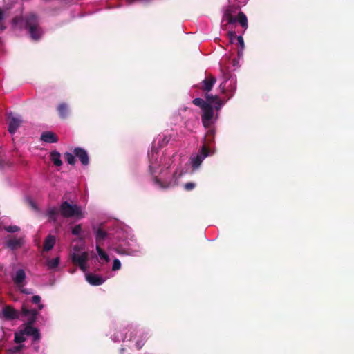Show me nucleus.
I'll return each mask as SVG.
<instances>
[{
  "label": "nucleus",
  "mask_w": 354,
  "mask_h": 354,
  "mask_svg": "<svg viewBox=\"0 0 354 354\" xmlns=\"http://www.w3.org/2000/svg\"><path fill=\"white\" fill-rule=\"evenodd\" d=\"M222 21H226L227 25L239 22L243 28H247L248 26L246 15L242 11H239V7L235 5H228L223 10Z\"/></svg>",
  "instance_id": "obj_1"
},
{
  "label": "nucleus",
  "mask_w": 354,
  "mask_h": 354,
  "mask_svg": "<svg viewBox=\"0 0 354 354\" xmlns=\"http://www.w3.org/2000/svg\"><path fill=\"white\" fill-rule=\"evenodd\" d=\"M25 28L34 41H38L42 37V29L39 26L37 16L33 13L25 17Z\"/></svg>",
  "instance_id": "obj_2"
},
{
  "label": "nucleus",
  "mask_w": 354,
  "mask_h": 354,
  "mask_svg": "<svg viewBox=\"0 0 354 354\" xmlns=\"http://www.w3.org/2000/svg\"><path fill=\"white\" fill-rule=\"evenodd\" d=\"M59 214L64 218H78L84 217L82 207L76 204H70L67 201H62L59 205Z\"/></svg>",
  "instance_id": "obj_3"
},
{
  "label": "nucleus",
  "mask_w": 354,
  "mask_h": 354,
  "mask_svg": "<svg viewBox=\"0 0 354 354\" xmlns=\"http://www.w3.org/2000/svg\"><path fill=\"white\" fill-rule=\"evenodd\" d=\"M39 312L37 309H30L28 304H23L21 308V315L28 317V322L25 326H33L37 320Z\"/></svg>",
  "instance_id": "obj_4"
},
{
  "label": "nucleus",
  "mask_w": 354,
  "mask_h": 354,
  "mask_svg": "<svg viewBox=\"0 0 354 354\" xmlns=\"http://www.w3.org/2000/svg\"><path fill=\"white\" fill-rule=\"evenodd\" d=\"M71 257L72 262L78 265L82 271L85 272L87 270L86 262L88 259V254L86 252H84L81 254L73 253Z\"/></svg>",
  "instance_id": "obj_5"
},
{
  "label": "nucleus",
  "mask_w": 354,
  "mask_h": 354,
  "mask_svg": "<svg viewBox=\"0 0 354 354\" xmlns=\"http://www.w3.org/2000/svg\"><path fill=\"white\" fill-rule=\"evenodd\" d=\"M1 313L3 318L7 320L18 319L21 314L17 310L9 305L5 306L2 308Z\"/></svg>",
  "instance_id": "obj_6"
},
{
  "label": "nucleus",
  "mask_w": 354,
  "mask_h": 354,
  "mask_svg": "<svg viewBox=\"0 0 354 354\" xmlns=\"http://www.w3.org/2000/svg\"><path fill=\"white\" fill-rule=\"evenodd\" d=\"M203 113L201 116L203 125L205 128L210 127L214 116V109L211 104H208L203 109Z\"/></svg>",
  "instance_id": "obj_7"
},
{
  "label": "nucleus",
  "mask_w": 354,
  "mask_h": 354,
  "mask_svg": "<svg viewBox=\"0 0 354 354\" xmlns=\"http://www.w3.org/2000/svg\"><path fill=\"white\" fill-rule=\"evenodd\" d=\"M209 153V149L205 145H203L200 151V154L192 158V167L196 169L199 167L203 161V159L208 156Z\"/></svg>",
  "instance_id": "obj_8"
},
{
  "label": "nucleus",
  "mask_w": 354,
  "mask_h": 354,
  "mask_svg": "<svg viewBox=\"0 0 354 354\" xmlns=\"http://www.w3.org/2000/svg\"><path fill=\"white\" fill-rule=\"evenodd\" d=\"M73 154L78 158L83 165H87L89 162L88 156L86 151L82 147H75L73 149Z\"/></svg>",
  "instance_id": "obj_9"
},
{
  "label": "nucleus",
  "mask_w": 354,
  "mask_h": 354,
  "mask_svg": "<svg viewBox=\"0 0 354 354\" xmlns=\"http://www.w3.org/2000/svg\"><path fill=\"white\" fill-rule=\"evenodd\" d=\"M92 229L94 234H95L96 245L101 246L107 238L108 233L102 228H100V227L99 228H97V227H93Z\"/></svg>",
  "instance_id": "obj_10"
},
{
  "label": "nucleus",
  "mask_w": 354,
  "mask_h": 354,
  "mask_svg": "<svg viewBox=\"0 0 354 354\" xmlns=\"http://www.w3.org/2000/svg\"><path fill=\"white\" fill-rule=\"evenodd\" d=\"M216 82V77H214L212 75L207 76L201 82V86L200 88L202 91L208 93L212 89V87Z\"/></svg>",
  "instance_id": "obj_11"
},
{
  "label": "nucleus",
  "mask_w": 354,
  "mask_h": 354,
  "mask_svg": "<svg viewBox=\"0 0 354 354\" xmlns=\"http://www.w3.org/2000/svg\"><path fill=\"white\" fill-rule=\"evenodd\" d=\"M85 277L87 282L91 286H100L105 281L104 278L91 273H86Z\"/></svg>",
  "instance_id": "obj_12"
},
{
  "label": "nucleus",
  "mask_w": 354,
  "mask_h": 354,
  "mask_svg": "<svg viewBox=\"0 0 354 354\" xmlns=\"http://www.w3.org/2000/svg\"><path fill=\"white\" fill-rule=\"evenodd\" d=\"M21 120L19 118L15 117L12 113L9 115V127L8 130L10 133L14 134L17 128L20 126Z\"/></svg>",
  "instance_id": "obj_13"
},
{
  "label": "nucleus",
  "mask_w": 354,
  "mask_h": 354,
  "mask_svg": "<svg viewBox=\"0 0 354 354\" xmlns=\"http://www.w3.org/2000/svg\"><path fill=\"white\" fill-rule=\"evenodd\" d=\"M205 98H206L205 102L209 103L211 105L214 104V109H216L217 110L221 109V108L223 105V102H222L221 100L220 99V97H218V95H213L211 94H206Z\"/></svg>",
  "instance_id": "obj_14"
},
{
  "label": "nucleus",
  "mask_w": 354,
  "mask_h": 354,
  "mask_svg": "<svg viewBox=\"0 0 354 354\" xmlns=\"http://www.w3.org/2000/svg\"><path fill=\"white\" fill-rule=\"evenodd\" d=\"M23 333L28 336H32L34 341H38L40 339V334L39 330L33 326H25L24 328Z\"/></svg>",
  "instance_id": "obj_15"
},
{
  "label": "nucleus",
  "mask_w": 354,
  "mask_h": 354,
  "mask_svg": "<svg viewBox=\"0 0 354 354\" xmlns=\"http://www.w3.org/2000/svg\"><path fill=\"white\" fill-rule=\"evenodd\" d=\"M40 140L46 143H56L58 141L56 134L50 131L43 132Z\"/></svg>",
  "instance_id": "obj_16"
},
{
  "label": "nucleus",
  "mask_w": 354,
  "mask_h": 354,
  "mask_svg": "<svg viewBox=\"0 0 354 354\" xmlns=\"http://www.w3.org/2000/svg\"><path fill=\"white\" fill-rule=\"evenodd\" d=\"M214 136L215 130L214 129H208L204 138L203 145H205L209 149L211 145L214 142Z\"/></svg>",
  "instance_id": "obj_17"
},
{
  "label": "nucleus",
  "mask_w": 354,
  "mask_h": 354,
  "mask_svg": "<svg viewBox=\"0 0 354 354\" xmlns=\"http://www.w3.org/2000/svg\"><path fill=\"white\" fill-rule=\"evenodd\" d=\"M23 243H24V241H23L22 238H19V239L13 238V239H9L7 241V246L9 248H10L11 250H16V249L21 247L23 245Z\"/></svg>",
  "instance_id": "obj_18"
},
{
  "label": "nucleus",
  "mask_w": 354,
  "mask_h": 354,
  "mask_svg": "<svg viewBox=\"0 0 354 354\" xmlns=\"http://www.w3.org/2000/svg\"><path fill=\"white\" fill-rule=\"evenodd\" d=\"M26 279V272L22 269H19L16 272L15 277L13 278L15 283L20 287L23 285L24 281Z\"/></svg>",
  "instance_id": "obj_19"
},
{
  "label": "nucleus",
  "mask_w": 354,
  "mask_h": 354,
  "mask_svg": "<svg viewBox=\"0 0 354 354\" xmlns=\"http://www.w3.org/2000/svg\"><path fill=\"white\" fill-rule=\"evenodd\" d=\"M55 244V236L53 235H50V234L48 235L44 241V250L46 251V252L50 250L53 248Z\"/></svg>",
  "instance_id": "obj_20"
},
{
  "label": "nucleus",
  "mask_w": 354,
  "mask_h": 354,
  "mask_svg": "<svg viewBox=\"0 0 354 354\" xmlns=\"http://www.w3.org/2000/svg\"><path fill=\"white\" fill-rule=\"evenodd\" d=\"M57 111L62 119H65L68 115V106L66 103L59 104L57 108Z\"/></svg>",
  "instance_id": "obj_21"
},
{
  "label": "nucleus",
  "mask_w": 354,
  "mask_h": 354,
  "mask_svg": "<svg viewBox=\"0 0 354 354\" xmlns=\"http://www.w3.org/2000/svg\"><path fill=\"white\" fill-rule=\"evenodd\" d=\"M230 39V44L232 43L233 39H236L238 41L239 44L241 46V50L244 48V41L242 36L236 37V32L234 31H230L227 33Z\"/></svg>",
  "instance_id": "obj_22"
},
{
  "label": "nucleus",
  "mask_w": 354,
  "mask_h": 354,
  "mask_svg": "<svg viewBox=\"0 0 354 354\" xmlns=\"http://www.w3.org/2000/svg\"><path fill=\"white\" fill-rule=\"evenodd\" d=\"M50 160L55 166H61L63 164L62 159H60V153L57 151H53L50 153Z\"/></svg>",
  "instance_id": "obj_23"
},
{
  "label": "nucleus",
  "mask_w": 354,
  "mask_h": 354,
  "mask_svg": "<svg viewBox=\"0 0 354 354\" xmlns=\"http://www.w3.org/2000/svg\"><path fill=\"white\" fill-rule=\"evenodd\" d=\"M58 210L55 207L50 208L46 212V216L49 218V221L55 223L57 221V216Z\"/></svg>",
  "instance_id": "obj_24"
},
{
  "label": "nucleus",
  "mask_w": 354,
  "mask_h": 354,
  "mask_svg": "<svg viewBox=\"0 0 354 354\" xmlns=\"http://www.w3.org/2000/svg\"><path fill=\"white\" fill-rule=\"evenodd\" d=\"M192 103L200 107L202 110L205 109L209 103L206 102L203 98L201 97H196L192 100Z\"/></svg>",
  "instance_id": "obj_25"
},
{
  "label": "nucleus",
  "mask_w": 354,
  "mask_h": 354,
  "mask_svg": "<svg viewBox=\"0 0 354 354\" xmlns=\"http://www.w3.org/2000/svg\"><path fill=\"white\" fill-rule=\"evenodd\" d=\"M31 301L33 304L37 305V309H36L37 310H38L39 312V310H41L44 309V305L42 304L41 303H40L41 297L39 295L32 296Z\"/></svg>",
  "instance_id": "obj_26"
},
{
  "label": "nucleus",
  "mask_w": 354,
  "mask_h": 354,
  "mask_svg": "<svg viewBox=\"0 0 354 354\" xmlns=\"http://www.w3.org/2000/svg\"><path fill=\"white\" fill-rule=\"evenodd\" d=\"M96 250L97 254L101 259L106 261L108 262L109 261V257L108 254L103 250V249L100 245H96Z\"/></svg>",
  "instance_id": "obj_27"
},
{
  "label": "nucleus",
  "mask_w": 354,
  "mask_h": 354,
  "mask_svg": "<svg viewBox=\"0 0 354 354\" xmlns=\"http://www.w3.org/2000/svg\"><path fill=\"white\" fill-rule=\"evenodd\" d=\"M75 155L71 153L66 152L64 153V158L66 161L70 165H74L75 162Z\"/></svg>",
  "instance_id": "obj_28"
},
{
  "label": "nucleus",
  "mask_w": 354,
  "mask_h": 354,
  "mask_svg": "<svg viewBox=\"0 0 354 354\" xmlns=\"http://www.w3.org/2000/svg\"><path fill=\"white\" fill-rule=\"evenodd\" d=\"M24 335H26L25 333H23V330L20 331V333H15V342L17 344H21L26 341V338L24 337Z\"/></svg>",
  "instance_id": "obj_29"
},
{
  "label": "nucleus",
  "mask_w": 354,
  "mask_h": 354,
  "mask_svg": "<svg viewBox=\"0 0 354 354\" xmlns=\"http://www.w3.org/2000/svg\"><path fill=\"white\" fill-rule=\"evenodd\" d=\"M59 262H60V259L57 257L51 260H48L47 265L49 268L53 269L58 266Z\"/></svg>",
  "instance_id": "obj_30"
},
{
  "label": "nucleus",
  "mask_w": 354,
  "mask_h": 354,
  "mask_svg": "<svg viewBox=\"0 0 354 354\" xmlns=\"http://www.w3.org/2000/svg\"><path fill=\"white\" fill-rule=\"evenodd\" d=\"M153 180L154 184L156 185L157 186H158L161 189H166V188L169 187V184H165L156 176L153 177Z\"/></svg>",
  "instance_id": "obj_31"
},
{
  "label": "nucleus",
  "mask_w": 354,
  "mask_h": 354,
  "mask_svg": "<svg viewBox=\"0 0 354 354\" xmlns=\"http://www.w3.org/2000/svg\"><path fill=\"white\" fill-rule=\"evenodd\" d=\"M82 232V225H76L71 229V233L75 236H79Z\"/></svg>",
  "instance_id": "obj_32"
},
{
  "label": "nucleus",
  "mask_w": 354,
  "mask_h": 354,
  "mask_svg": "<svg viewBox=\"0 0 354 354\" xmlns=\"http://www.w3.org/2000/svg\"><path fill=\"white\" fill-rule=\"evenodd\" d=\"M121 268V263L119 259H115L113 260V265L112 267L113 271L119 270Z\"/></svg>",
  "instance_id": "obj_33"
},
{
  "label": "nucleus",
  "mask_w": 354,
  "mask_h": 354,
  "mask_svg": "<svg viewBox=\"0 0 354 354\" xmlns=\"http://www.w3.org/2000/svg\"><path fill=\"white\" fill-rule=\"evenodd\" d=\"M195 186H196V185L194 183L188 182L185 184L184 187L186 191L189 192V191H192V189H194Z\"/></svg>",
  "instance_id": "obj_34"
},
{
  "label": "nucleus",
  "mask_w": 354,
  "mask_h": 354,
  "mask_svg": "<svg viewBox=\"0 0 354 354\" xmlns=\"http://www.w3.org/2000/svg\"><path fill=\"white\" fill-rule=\"evenodd\" d=\"M5 230L6 231H8V232L12 233V232H18L19 230V228L17 226L11 225V226H8V227H6Z\"/></svg>",
  "instance_id": "obj_35"
},
{
  "label": "nucleus",
  "mask_w": 354,
  "mask_h": 354,
  "mask_svg": "<svg viewBox=\"0 0 354 354\" xmlns=\"http://www.w3.org/2000/svg\"><path fill=\"white\" fill-rule=\"evenodd\" d=\"M24 346L23 344H19L18 346H15L12 349V353H16V352H19L21 351V349L22 348V347Z\"/></svg>",
  "instance_id": "obj_36"
},
{
  "label": "nucleus",
  "mask_w": 354,
  "mask_h": 354,
  "mask_svg": "<svg viewBox=\"0 0 354 354\" xmlns=\"http://www.w3.org/2000/svg\"><path fill=\"white\" fill-rule=\"evenodd\" d=\"M149 170H150L151 174L152 176H154L156 172V166H153V165H151L149 166Z\"/></svg>",
  "instance_id": "obj_37"
},
{
  "label": "nucleus",
  "mask_w": 354,
  "mask_h": 354,
  "mask_svg": "<svg viewBox=\"0 0 354 354\" xmlns=\"http://www.w3.org/2000/svg\"><path fill=\"white\" fill-rule=\"evenodd\" d=\"M30 204L31 207H32V209L37 210V207L36 204L32 201H30Z\"/></svg>",
  "instance_id": "obj_38"
},
{
  "label": "nucleus",
  "mask_w": 354,
  "mask_h": 354,
  "mask_svg": "<svg viewBox=\"0 0 354 354\" xmlns=\"http://www.w3.org/2000/svg\"><path fill=\"white\" fill-rule=\"evenodd\" d=\"M220 87L221 88L223 93H225V82L221 83L220 85Z\"/></svg>",
  "instance_id": "obj_39"
},
{
  "label": "nucleus",
  "mask_w": 354,
  "mask_h": 354,
  "mask_svg": "<svg viewBox=\"0 0 354 354\" xmlns=\"http://www.w3.org/2000/svg\"><path fill=\"white\" fill-rule=\"evenodd\" d=\"M23 294H30V292L27 289H23L21 290Z\"/></svg>",
  "instance_id": "obj_40"
},
{
  "label": "nucleus",
  "mask_w": 354,
  "mask_h": 354,
  "mask_svg": "<svg viewBox=\"0 0 354 354\" xmlns=\"http://www.w3.org/2000/svg\"><path fill=\"white\" fill-rule=\"evenodd\" d=\"M3 19V12L0 8V22L2 21Z\"/></svg>",
  "instance_id": "obj_41"
},
{
  "label": "nucleus",
  "mask_w": 354,
  "mask_h": 354,
  "mask_svg": "<svg viewBox=\"0 0 354 354\" xmlns=\"http://www.w3.org/2000/svg\"><path fill=\"white\" fill-rule=\"evenodd\" d=\"M135 1H136V0H127V1H129V3H132Z\"/></svg>",
  "instance_id": "obj_42"
}]
</instances>
